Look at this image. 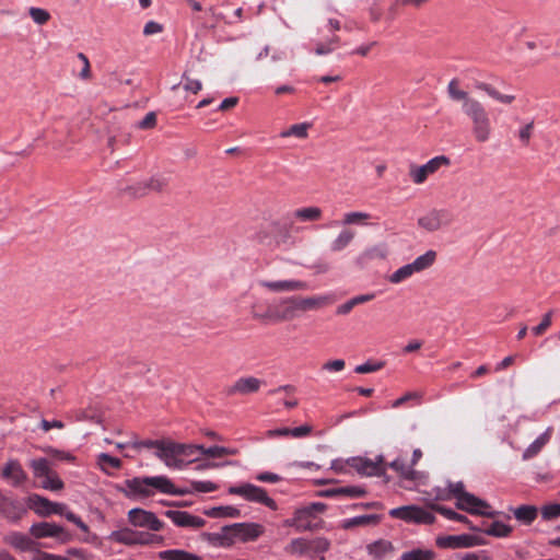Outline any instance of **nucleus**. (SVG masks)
Instances as JSON below:
<instances>
[{
  "label": "nucleus",
  "instance_id": "47",
  "mask_svg": "<svg viewBox=\"0 0 560 560\" xmlns=\"http://www.w3.org/2000/svg\"><path fill=\"white\" fill-rule=\"evenodd\" d=\"M44 478L45 479L42 482V487L44 489H49V490H52V491H58V490H61L63 488L62 480L55 472H50L49 475H47Z\"/></svg>",
  "mask_w": 560,
  "mask_h": 560
},
{
  "label": "nucleus",
  "instance_id": "26",
  "mask_svg": "<svg viewBox=\"0 0 560 560\" xmlns=\"http://www.w3.org/2000/svg\"><path fill=\"white\" fill-rule=\"evenodd\" d=\"M381 521L380 515L371 514V515H361L355 516L349 520H345L341 524L343 529H351L358 526H374L378 524Z\"/></svg>",
  "mask_w": 560,
  "mask_h": 560
},
{
  "label": "nucleus",
  "instance_id": "27",
  "mask_svg": "<svg viewBox=\"0 0 560 560\" xmlns=\"http://www.w3.org/2000/svg\"><path fill=\"white\" fill-rule=\"evenodd\" d=\"M28 506L36 514L40 516H48L50 515L49 510L52 508V502L42 495L32 494L28 497Z\"/></svg>",
  "mask_w": 560,
  "mask_h": 560
},
{
  "label": "nucleus",
  "instance_id": "10",
  "mask_svg": "<svg viewBox=\"0 0 560 560\" xmlns=\"http://www.w3.org/2000/svg\"><path fill=\"white\" fill-rule=\"evenodd\" d=\"M453 222L452 213L446 209H432L418 219L419 228L435 232Z\"/></svg>",
  "mask_w": 560,
  "mask_h": 560
},
{
  "label": "nucleus",
  "instance_id": "43",
  "mask_svg": "<svg viewBox=\"0 0 560 560\" xmlns=\"http://www.w3.org/2000/svg\"><path fill=\"white\" fill-rule=\"evenodd\" d=\"M435 553L429 549H412L401 555V560H433Z\"/></svg>",
  "mask_w": 560,
  "mask_h": 560
},
{
  "label": "nucleus",
  "instance_id": "33",
  "mask_svg": "<svg viewBox=\"0 0 560 560\" xmlns=\"http://www.w3.org/2000/svg\"><path fill=\"white\" fill-rule=\"evenodd\" d=\"M109 539L124 545H137V532L130 528H122L110 534Z\"/></svg>",
  "mask_w": 560,
  "mask_h": 560
},
{
  "label": "nucleus",
  "instance_id": "5",
  "mask_svg": "<svg viewBox=\"0 0 560 560\" xmlns=\"http://www.w3.org/2000/svg\"><path fill=\"white\" fill-rule=\"evenodd\" d=\"M167 451L168 453L164 454L166 457L165 466L172 469H183L200 459L197 444H184L171 440Z\"/></svg>",
  "mask_w": 560,
  "mask_h": 560
},
{
  "label": "nucleus",
  "instance_id": "31",
  "mask_svg": "<svg viewBox=\"0 0 560 560\" xmlns=\"http://www.w3.org/2000/svg\"><path fill=\"white\" fill-rule=\"evenodd\" d=\"M371 219V214L368 212L362 211H351L347 212L342 217V225L349 226V225H368L369 220Z\"/></svg>",
  "mask_w": 560,
  "mask_h": 560
},
{
  "label": "nucleus",
  "instance_id": "18",
  "mask_svg": "<svg viewBox=\"0 0 560 560\" xmlns=\"http://www.w3.org/2000/svg\"><path fill=\"white\" fill-rule=\"evenodd\" d=\"M30 533L35 538L56 537L60 538L62 541L68 539V535L66 534L65 529L55 523H36L32 525Z\"/></svg>",
  "mask_w": 560,
  "mask_h": 560
},
{
  "label": "nucleus",
  "instance_id": "41",
  "mask_svg": "<svg viewBox=\"0 0 560 560\" xmlns=\"http://www.w3.org/2000/svg\"><path fill=\"white\" fill-rule=\"evenodd\" d=\"M465 536H446V537H439L436 539V545L441 548H459V547H466L467 544Z\"/></svg>",
  "mask_w": 560,
  "mask_h": 560
},
{
  "label": "nucleus",
  "instance_id": "44",
  "mask_svg": "<svg viewBox=\"0 0 560 560\" xmlns=\"http://www.w3.org/2000/svg\"><path fill=\"white\" fill-rule=\"evenodd\" d=\"M30 466L33 469L34 476L37 478L46 477L51 472L49 462L46 458L32 459Z\"/></svg>",
  "mask_w": 560,
  "mask_h": 560
},
{
  "label": "nucleus",
  "instance_id": "57",
  "mask_svg": "<svg viewBox=\"0 0 560 560\" xmlns=\"http://www.w3.org/2000/svg\"><path fill=\"white\" fill-rule=\"evenodd\" d=\"M78 58L82 61V70L80 71V78L83 80H89L91 78V67L89 58L83 54L79 52Z\"/></svg>",
  "mask_w": 560,
  "mask_h": 560
},
{
  "label": "nucleus",
  "instance_id": "11",
  "mask_svg": "<svg viewBox=\"0 0 560 560\" xmlns=\"http://www.w3.org/2000/svg\"><path fill=\"white\" fill-rule=\"evenodd\" d=\"M346 464L362 476H381L385 472L383 456H378L376 460L360 456L352 457L347 459Z\"/></svg>",
  "mask_w": 560,
  "mask_h": 560
},
{
  "label": "nucleus",
  "instance_id": "46",
  "mask_svg": "<svg viewBox=\"0 0 560 560\" xmlns=\"http://www.w3.org/2000/svg\"><path fill=\"white\" fill-rule=\"evenodd\" d=\"M340 42L339 36L335 35L327 42H319L316 44L315 54L318 56L328 55L332 52Z\"/></svg>",
  "mask_w": 560,
  "mask_h": 560
},
{
  "label": "nucleus",
  "instance_id": "25",
  "mask_svg": "<svg viewBox=\"0 0 560 560\" xmlns=\"http://www.w3.org/2000/svg\"><path fill=\"white\" fill-rule=\"evenodd\" d=\"M355 237V232L350 229H342L330 243V250L338 253L348 247Z\"/></svg>",
  "mask_w": 560,
  "mask_h": 560
},
{
  "label": "nucleus",
  "instance_id": "61",
  "mask_svg": "<svg viewBox=\"0 0 560 560\" xmlns=\"http://www.w3.org/2000/svg\"><path fill=\"white\" fill-rule=\"evenodd\" d=\"M377 46V42L373 40V42H370V43H366V44H363L359 47H357L352 54L353 55H357V56H360V57H366L370 51L375 47Z\"/></svg>",
  "mask_w": 560,
  "mask_h": 560
},
{
  "label": "nucleus",
  "instance_id": "55",
  "mask_svg": "<svg viewBox=\"0 0 560 560\" xmlns=\"http://www.w3.org/2000/svg\"><path fill=\"white\" fill-rule=\"evenodd\" d=\"M433 509L450 520H455V521H459V522L467 521V517L465 515L458 514V513L452 511L451 509H447V508H444L441 505H435V506H433Z\"/></svg>",
  "mask_w": 560,
  "mask_h": 560
},
{
  "label": "nucleus",
  "instance_id": "53",
  "mask_svg": "<svg viewBox=\"0 0 560 560\" xmlns=\"http://www.w3.org/2000/svg\"><path fill=\"white\" fill-rule=\"evenodd\" d=\"M541 516L546 521H550L560 516V504H548L542 506Z\"/></svg>",
  "mask_w": 560,
  "mask_h": 560
},
{
  "label": "nucleus",
  "instance_id": "29",
  "mask_svg": "<svg viewBox=\"0 0 560 560\" xmlns=\"http://www.w3.org/2000/svg\"><path fill=\"white\" fill-rule=\"evenodd\" d=\"M170 443H171L170 439L145 440V441H141V446L145 447V448H154L155 456L165 464L166 457L164 454L168 453L167 448L170 447Z\"/></svg>",
  "mask_w": 560,
  "mask_h": 560
},
{
  "label": "nucleus",
  "instance_id": "34",
  "mask_svg": "<svg viewBox=\"0 0 560 560\" xmlns=\"http://www.w3.org/2000/svg\"><path fill=\"white\" fill-rule=\"evenodd\" d=\"M311 128V124L301 122L295 124L289 127L288 129L280 132L281 138L296 137L299 139H305L308 137V129Z\"/></svg>",
  "mask_w": 560,
  "mask_h": 560
},
{
  "label": "nucleus",
  "instance_id": "30",
  "mask_svg": "<svg viewBox=\"0 0 560 560\" xmlns=\"http://www.w3.org/2000/svg\"><path fill=\"white\" fill-rule=\"evenodd\" d=\"M208 540L214 546L230 547L234 544V536L232 530L226 529V526L222 527L221 533L205 534Z\"/></svg>",
  "mask_w": 560,
  "mask_h": 560
},
{
  "label": "nucleus",
  "instance_id": "4",
  "mask_svg": "<svg viewBox=\"0 0 560 560\" xmlns=\"http://www.w3.org/2000/svg\"><path fill=\"white\" fill-rule=\"evenodd\" d=\"M329 548L330 541L325 537H315L313 539L298 537L288 542L283 550L289 556L314 558L328 551Z\"/></svg>",
  "mask_w": 560,
  "mask_h": 560
},
{
  "label": "nucleus",
  "instance_id": "54",
  "mask_svg": "<svg viewBox=\"0 0 560 560\" xmlns=\"http://www.w3.org/2000/svg\"><path fill=\"white\" fill-rule=\"evenodd\" d=\"M338 491L341 492V495L350 497V498H360L365 495L366 491L358 486H347L338 488Z\"/></svg>",
  "mask_w": 560,
  "mask_h": 560
},
{
  "label": "nucleus",
  "instance_id": "45",
  "mask_svg": "<svg viewBox=\"0 0 560 560\" xmlns=\"http://www.w3.org/2000/svg\"><path fill=\"white\" fill-rule=\"evenodd\" d=\"M28 14L32 21L37 25H45L51 19L50 13L46 9L37 7H31L28 9Z\"/></svg>",
  "mask_w": 560,
  "mask_h": 560
},
{
  "label": "nucleus",
  "instance_id": "2",
  "mask_svg": "<svg viewBox=\"0 0 560 560\" xmlns=\"http://www.w3.org/2000/svg\"><path fill=\"white\" fill-rule=\"evenodd\" d=\"M329 303V298L314 296H288L279 300L275 307H269L266 313L255 317L269 323L291 322L310 311H317Z\"/></svg>",
  "mask_w": 560,
  "mask_h": 560
},
{
  "label": "nucleus",
  "instance_id": "59",
  "mask_svg": "<svg viewBox=\"0 0 560 560\" xmlns=\"http://www.w3.org/2000/svg\"><path fill=\"white\" fill-rule=\"evenodd\" d=\"M191 486L198 492H212L217 490V486L211 481H194Z\"/></svg>",
  "mask_w": 560,
  "mask_h": 560
},
{
  "label": "nucleus",
  "instance_id": "32",
  "mask_svg": "<svg viewBox=\"0 0 560 560\" xmlns=\"http://www.w3.org/2000/svg\"><path fill=\"white\" fill-rule=\"evenodd\" d=\"M161 560H202L201 557L183 549H170L159 553Z\"/></svg>",
  "mask_w": 560,
  "mask_h": 560
},
{
  "label": "nucleus",
  "instance_id": "52",
  "mask_svg": "<svg viewBox=\"0 0 560 560\" xmlns=\"http://www.w3.org/2000/svg\"><path fill=\"white\" fill-rule=\"evenodd\" d=\"M345 366H346L345 360L335 359V360L326 361L322 365V370L329 372V373H338V372H341L345 369Z\"/></svg>",
  "mask_w": 560,
  "mask_h": 560
},
{
  "label": "nucleus",
  "instance_id": "19",
  "mask_svg": "<svg viewBox=\"0 0 560 560\" xmlns=\"http://www.w3.org/2000/svg\"><path fill=\"white\" fill-rule=\"evenodd\" d=\"M388 254L387 245L380 243L364 248L355 258V262L363 267L368 262L376 259H385Z\"/></svg>",
  "mask_w": 560,
  "mask_h": 560
},
{
  "label": "nucleus",
  "instance_id": "35",
  "mask_svg": "<svg viewBox=\"0 0 560 560\" xmlns=\"http://www.w3.org/2000/svg\"><path fill=\"white\" fill-rule=\"evenodd\" d=\"M535 121L530 119L517 129L516 137L522 147H528L534 136Z\"/></svg>",
  "mask_w": 560,
  "mask_h": 560
},
{
  "label": "nucleus",
  "instance_id": "20",
  "mask_svg": "<svg viewBox=\"0 0 560 560\" xmlns=\"http://www.w3.org/2000/svg\"><path fill=\"white\" fill-rule=\"evenodd\" d=\"M2 477L10 480L12 486L18 487L26 480V474L20 463L15 459L9 460L3 470Z\"/></svg>",
  "mask_w": 560,
  "mask_h": 560
},
{
  "label": "nucleus",
  "instance_id": "56",
  "mask_svg": "<svg viewBox=\"0 0 560 560\" xmlns=\"http://www.w3.org/2000/svg\"><path fill=\"white\" fill-rule=\"evenodd\" d=\"M142 187V180L128 186L125 191L128 196L139 198L145 196V189Z\"/></svg>",
  "mask_w": 560,
  "mask_h": 560
},
{
  "label": "nucleus",
  "instance_id": "50",
  "mask_svg": "<svg viewBox=\"0 0 560 560\" xmlns=\"http://www.w3.org/2000/svg\"><path fill=\"white\" fill-rule=\"evenodd\" d=\"M164 186V180L159 177H150L148 179L142 180V187H144L143 189H145L147 195L150 191H161Z\"/></svg>",
  "mask_w": 560,
  "mask_h": 560
},
{
  "label": "nucleus",
  "instance_id": "58",
  "mask_svg": "<svg viewBox=\"0 0 560 560\" xmlns=\"http://www.w3.org/2000/svg\"><path fill=\"white\" fill-rule=\"evenodd\" d=\"M156 125V115L154 112L148 113L142 120L138 122L140 129H151Z\"/></svg>",
  "mask_w": 560,
  "mask_h": 560
},
{
  "label": "nucleus",
  "instance_id": "63",
  "mask_svg": "<svg viewBox=\"0 0 560 560\" xmlns=\"http://www.w3.org/2000/svg\"><path fill=\"white\" fill-rule=\"evenodd\" d=\"M62 515H65L69 522L75 524L83 532H88V525L84 522H82V520L79 516H77L73 512L65 511Z\"/></svg>",
  "mask_w": 560,
  "mask_h": 560
},
{
  "label": "nucleus",
  "instance_id": "39",
  "mask_svg": "<svg viewBox=\"0 0 560 560\" xmlns=\"http://www.w3.org/2000/svg\"><path fill=\"white\" fill-rule=\"evenodd\" d=\"M210 517H238L241 512L234 506H218L205 512Z\"/></svg>",
  "mask_w": 560,
  "mask_h": 560
},
{
  "label": "nucleus",
  "instance_id": "51",
  "mask_svg": "<svg viewBox=\"0 0 560 560\" xmlns=\"http://www.w3.org/2000/svg\"><path fill=\"white\" fill-rule=\"evenodd\" d=\"M383 366H384V362L368 361L363 364L357 365L354 369V372L358 374H366V373L380 371L381 369H383Z\"/></svg>",
  "mask_w": 560,
  "mask_h": 560
},
{
  "label": "nucleus",
  "instance_id": "42",
  "mask_svg": "<svg viewBox=\"0 0 560 560\" xmlns=\"http://www.w3.org/2000/svg\"><path fill=\"white\" fill-rule=\"evenodd\" d=\"M513 528L501 522H493L483 532L487 535L494 537H508L512 533Z\"/></svg>",
  "mask_w": 560,
  "mask_h": 560
},
{
  "label": "nucleus",
  "instance_id": "15",
  "mask_svg": "<svg viewBox=\"0 0 560 560\" xmlns=\"http://www.w3.org/2000/svg\"><path fill=\"white\" fill-rule=\"evenodd\" d=\"M456 506L459 510L466 511L470 514H479L487 516L493 515V513L487 511V509H489L490 505L486 501L475 497L469 492L462 493V497H459L458 501L456 502Z\"/></svg>",
  "mask_w": 560,
  "mask_h": 560
},
{
  "label": "nucleus",
  "instance_id": "8",
  "mask_svg": "<svg viewBox=\"0 0 560 560\" xmlns=\"http://www.w3.org/2000/svg\"><path fill=\"white\" fill-rule=\"evenodd\" d=\"M229 493L241 495L250 502L261 503L271 510L277 509L275 500L271 499L262 488L252 483L230 487Z\"/></svg>",
  "mask_w": 560,
  "mask_h": 560
},
{
  "label": "nucleus",
  "instance_id": "40",
  "mask_svg": "<svg viewBox=\"0 0 560 560\" xmlns=\"http://www.w3.org/2000/svg\"><path fill=\"white\" fill-rule=\"evenodd\" d=\"M97 465L104 472L109 474L107 470V467H112L114 469H120L122 463L117 457H113V456L108 455L107 453H101L97 456Z\"/></svg>",
  "mask_w": 560,
  "mask_h": 560
},
{
  "label": "nucleus",
  "instance_id": "13",
  "mask_svg": "<svg viewBox=\"0 0 560 560\" xmlns=\"http://www.w3.org/2000/svg\"><path fill=\"white\" fill-rule=\"evenodd\" d=\"M128 521L137 527H147L151 530L159 532L163 528V523L154 513L142 509H132L128 513Z\"/></svg>",
  "mask_w": 560,
  "mask_h": 560
},
{
  "label": "nucleus",
  "instance_id": "3",
  "mask_svg": "<svg viewBox=\"0 0 560 560\" xmlns=\"http://www.w3.org/2000/svg\"><path fill=\"white\" fill-rule=\"evenodd\" d=\"M152 489L166 494H185L186 490H178L175 488L173 482L165 476L155 477H135L124 481L121 491L128 498H147L153 494Z\"/></svg>",
  "mask_w": 560,
  "mask_h": 560
},
{
  "label": "nucleus",
  "instance_id": "6",
  "mask_svg": "<svg viewBox=\"0 0 560 560\" xmlns=\"http://www.w3.org/2000/svg\"><path fill=\"white\" fill-rule=\"evenodd\" d=\"M436 259L435 250H428L423 255L417 257L412 262L407 264L396 271H394L389 277L388 281L393 284H398L410 277H412L417 272H421L428 268H430Z\"/></svg>",
  "mask_w": 560,
  "mask_h": 560
},
{
  "label": "nucleus",
  "instance_id": "23",
  "mask_svg": "<svg viewBox=\"0 0 560 560\" xmlns=\"http://www.w3.org/2000/svg\"><path fill=\"white\" fill-rule=\"evenodd\" d=\"M552 429L548 428L524 451L522 458L528 460L540 453L545 445L550 441Z\"/></svg>",
  "mask_w": 560,
  "mask_h": 560
},
{
  "label": "nucleus",
  "instance_id": "17",
  "mask_svg": "<svg viewBox=\"0 0 560 560\" xmlns=\"http://www.w3.org/2000/svg\"><path fill=\"white\" fill-rule=\"evenodd\" d=\"M164 515L170 518L176 526L179 527H192L200 528L203 527L206 521L199 516H195L185 511L178 510H167L164 512Z\"/></svg>",
  "mask_w": 560,
  "mask_h": 560
},
{
  "label": "nucleus",
  "instance_id": "49",
  "mask_svg": "<svg viewBox=\"0 0 560 560\" xmlns=\"http://www.w3.org/2000/svg\"><path fill=\"white\" fill-rule=\"evenodd\" d=\"M552 315H553V311L550 310L548 311L546 314H544L542 318H541V322L532 328V332L535 335V336H540L542 335L552 324Z\"/></svg>",
  "mask_w": 560,
  "mask_h": 560
},
{
  "label": "nucleus",
  "instance_id": "62",
  "mask_svg": "<svg viewBox=\"0 0 560 560\" xmlns=\"http://www.w3.org/2000/svg\"><path fill=\"white\" fill-rule=\"evenodd\" d=\"M162 31H163V25L162 24H160L158 22H154V21H149L144 25L143 34L145 36H150V35H153V34L161 33Z\"/></svg>",
  "mask_w": 560,
  "mask_h": 560
},
{
  "label": "nucleus",
  "instance_id": "64",
  "mask_svg": "<svg viewBox=\"0 0 560 560\" xmlns=\"http://www.w3.org/2000/svg\"><path fill=\"white\" fill-rule=\"evenodd\" d=\"M39 427L43 431L47 432L50 429H63L65 423L60 420L48 421L46 419H43L39 423Z\"/></svg>",
  "mask_w": 560,
  "mask_h": 560
},
{
  "label": "nucleus",
  "instance_id": "16",
  "mask_svg": "<svg viewBox=\"0 0 560 560\" xmlns=\"http://www.w3.org/2000/svg\"><path fill=\"white\" fill-rule=\"evenodd\" d=\"M265 384L264 381L254 377V376H246V377H240L237 381L234 382L233 385L228 387L226 394L230 396L233 395H249L257 393L261 385Z\"/></svg>",
  "mask_w": 560,
  "mask_h": 560
},
{
  "label": "nucleus",
  "instance_id": "22",
  "mask_svg": "<svg viewBox=\"0 0 560 560\" xmlns=\"http://www.w3.org/2000/svg\"><path fill=\"white\" fill-rule=\"evenodd\" d=\"M291 217L298 222H317L323 217V210L317 206H310L295 209Z\"/></svg>",
  "mask_w": 560,
  "mask_h": 560
},
{
  "label": "nucleus",
  "instance_id": "28",
  "mask_svg": "<svg viewBox=\"0 0 560 560\" xmlns=\"http://www.w3.org/2000/svg\"><path fill=\"white\" fill-rule=\"evenodd\" d=\"M510 510L513 512L514 517L525 525H530L536 520L538 513L537 508L534 505H521Z\"/></svg>",
  "mask_w": 560,
  "mask_h": 560
},
{
  "label": "nucleus",
  "instance_id": "12",
  "mask_svg": "<svg viewBox=\"0 0 560 560\" xmlns=\"http://www.w3.org/2000/svg\"><path fill=\"white\" fill-rule=\"evenodd\" d=\"M226 529L232 530L234 540L237 538L243 542L255 541L265 532L264 526L258 523H235L226 525Z\"/></svg>",
  "mask_w": 560,
  "mask_h": 560
},
{
  "label": "nucleus",
  "instance_id": "60",
  "mask_svg": "<svg viewBox=\"0 0 560 560\" xmlns=\"http://www.w3.org/2000/svg\"><path fill=\"white\" fill-rule=\"evenodd\" d=\"M32 560H69L66 557L57 556L35 549Z\"/></svg>",
  "mask_w": 560,
  "mask_h": 560
},
{
  "label": "nucleus",
  "instance_id": "38",
  "mask_svg": "<svg viewBox=\"0 0 560 560\" xmlns=\"http://www.w3.org/2000/svg\"><path fill=\"white\" fill-rule=\"evenodd\" d=\"M295 521L298 522V532H311L315 527L311 522V516L308 515V511L301 508L294 512Z\"/></svg>",
  "mask_w": 560,
  "mask_h": 560
},
{
  "label": "nucleus",
  "instance_id": "7",
  "mask_svg": "<svg viewBox=\"0 0 560 560\" xmlns=\"http://www.w3.org/2000/svg\"><path fill=\"white\" fill-rule=\"evenodd\" d=\"M451 160L446 155H438L423 165L410 164L408 176L415 185H422L429 176L434 175L443 167H448Z\"/></svg>",
  "mask_w": 560,
  "mask_h": 560
},
{
  "label": "nucleus",
  "instance_id": "9",
  "mask_svg": "<svg viewBox=\"0 0 560 560\" xmlns=\"http://www.w3.org/2000/svg\"><path fill=\"white\" fill-rule=\"evenodd\" d=\"M389 515L405 522L417 524H432L435 521V516L430 511L417 505L393 509L389 511Z\"/></svg>",
  "mask_w": 560,
  "mask_h": 560
},
{
  "label": "nucleus",
  "instance_id": "1",
  "mask_svg": "<svg viewBox=\"0 0 560 560\" xmlns=\"http://www.w3.org/2000/svg\"><path fill=\"white\" fill-rule=\"evenodd\" d=\"M447 94L452 101L460 103V110L469 120L470 135L475 142L481 144L489 142L493 135V125L485 104L462 90L456 79L450 81Z\"/></svg>",
  "mask_w": 560,
  "mask_h": 560
},
{
  "label": "nucleus",
  "instance_id": "37",
  "mask_svg": "<svg viewBox=\"0 0 560 560\" xmlns=\"http://www.w3.org/2000/svg\"><path fill=\"white\" fill-rule=\"evenodd\" d=\"M389 467L397 471L402 478L408 480H415L418 472L410 466L406 465L400 459H395L389 464Z\"/></svg>",
  "mask_w": 560,
  "mask_h": 560
},
{
  "label": "nucleus",
  "instance_id": "24",
  "mask_svg": "<svg viewBox=\"0 0 560 560\" xmlns=\"http://www.w3.org/2000/svg\"><path fill=\"white\" fill-rule=\"evenodd\" d=\"M476 88L479 91L486 93L492 100H494V101H497V102H499L501 104H504V105H511L516 100L515 95H513V94H503V93L499 92L495 88H493L489 83L479 82L476 85Z\"/></svg>",
  "mask_w": 560,
  "mask_h": 560
},
{
  "label": "nucleus",
  "instance_id": "36",
  "mask_svg": "<svg viewBox=\"0 0 560 560\" xmlns=\"http://www.w3.org/2000/svg\"><path fill=\"white\" fill-rule=\"evenodd\" d=\"M393 550L392 542L387 540H377L368 546V551L376 559L383 558L385 555Z\"/></svg>",
  "mask_w": 560,
  "mask_h": 560
},
{
  "label": "nucleus",
  "instance_id": "21",
  "mask_svg": "<svg viewBox=\"0 0 560 560\" xmlns=\"http://www.w3.org/2000/svg\"><path fill=\"white\" fill-rule=\"evenodd\" d=\"M4 542L19 551H35V542L25 534L12 532L5 535Z\"/></svg>",
  "mask_w": 560,
  "mask_h": 560
},
{
  "label": "nucleus",
  "instance_id": "14",
  "mask_svg": "<svg viewBox=\"0 0 560 560\" xmlns=\"http://www.w3.org/2000/svg\"><path fill=\"white\" fill-rule=\"evenodd\" d=\"M259 285L273 293L298 292L308 288L307 283L301 280H260Z\"/></svg>",
  "mask_w": 560,
  "mask_h": 560
},
{
  "label": "nucleus",
  "instance_id": "48",
  "mask_svg": "<svg viewBox=\"0 0 560 560\" xmlns=\"http://www.w3.org/2000/svg\"><path fill=\"white\" fill-rule=\"evenodd\" d=\"M162 542V536L150 533L137 532V545H161Z\"/></svg>",
  "mask_w": 560,
  "mask_h": 560
}]
</instances>
